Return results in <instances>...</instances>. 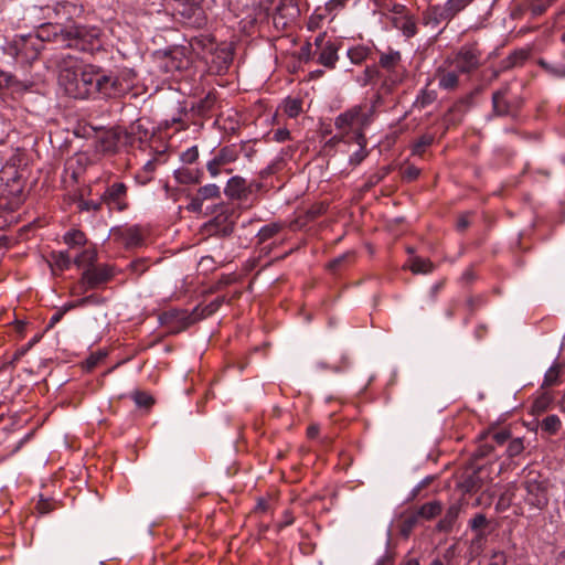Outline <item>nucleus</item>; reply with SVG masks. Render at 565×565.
<instances>
[{
	"mask_svg": "<svg viewBox=\"0 0 565 565\" xmlns=\"http://www.w3.org/2000/svg\"><path fill=\"white\" fill-rule=\"evenodd\" d=\"M75 11L76 7L73 3H58L54 8L55 22L44 23L38 29L36 34H29L28 43L32 45V52L26 54L28 57L36 58L43 42H53L63 47H74L79 51L93 50L98 40V30L66 24Z\"/></svg>",
	"mask_w": 565,
	"mask_h": 565,
	"instance_id": "f257e3e1",
	"label": "nucleus"
},
{
	"mask_svg": "<svg viewBox=\"0 0 565 565\" xmlns=\"http://www.w3.org/2000/svg\"><path fill=\"white\" fill-rule=\"evenodd\" d=\"M58 68V85L66 95L85 99L94 94V65L83 66L71 54L60 53L54 61Z\"/></svg>",
	"mask_w": 565,
	"mask_h": 565,
	"instance_id": "f03ea898",
	"label": "nucleus"
},
{
	"mask_svg": "<svg viewBox=\"0 0 565 565\" xmlns=\"http://www.w3.org/2000/svg\"><path fill=\"white\" fill-rule=\"evenodd\" d=\"M375 105L373 103H362L337 116L334 126L345 135L352 134L351 139L356 143H363L366 138L364 131L373 121Z\"/></svg>",
	"mask_w": 565,
	"mask_h": 565,
	"instance_id": "7ed1b4c3",
	"label": "nucleus"
},
{
	"mask_svg": "<svg viewBox=\"0 0 565 565\" xmlns=\"http://www.w3.org/2000/svg\"><path fill=\"white\" fill-rule=\"evenodd\" d=\"M525 502L539 510L548 504V480L536 471H529L523 481Z\"/></svg>",
	"mask_w": 565,
	"mask_h": 565,
	"instance_id": "20e7f679",
	"label": "nucleus"
},
{
	"mask_svg": "<svg viewBox=\"0 0 565 565\" xmlns=\"http://www.w3.org/2000/svg\"><path fill=\"white\" fill-rule=\"evenodd\" d=\"M481 51L477 44H465L458 51L448 55L445 61L460 74H471L477 71L481 63Z\"/></svg>",
	"mask_w": 565,
	"mask_h": 565,
	"instance_id": "39448f33",
	"label": "nucleus"
},
{
	"mask_svg": "<svg viewBox=\"0 0 565 565\" xmlns=\"http://www.w3.org/2000/svg\"><path fill=\"white\" fill-rule=\"evenodd\" d=\"M472 0H448L443 6H429L424 12L423 20L426 25L436 28L443 22H448L467 8Z\"/></svg>",
	"mask_w": 565,
	"mask_h": 565,
	"instance_id": "423d86ee",
	"label": "nucleus"
},
{
	"mask_svg": "<svg viewBox=\"0 0 565 565\" xmlns=\"http://www.w3.org/2000/svg\"><path fill=\"white\" fill-rule=\"evenodd\" d=\"M174 11L188 26L202 29L206 25L207 18L200 6V0H174Z\"/></svg>",
	"mask_w": 565,
	"mask_h": 565,
	"instance_id": "0eeeda50",
	"label": "nucleus"
},
{
	"mask_svg": "<svg viewBox=\"0 0 565 565\" xmlns=\"http://www.w3.org/2000/svg\"><path fill=\"white\" fill-rule=\"evenodd\" d=\"M96 93L109 98L125 95L114 72H105L94 66V94Z\"/></svg>",
	"mask_w": 565,
	"mask_h": 565,
	"instance_id": "6e6552de",
	"label": "nucleus"
},
{
	"mask_svg": "<svg viewBox=\"0 0 565 565\" xmlns=\"http://www.w3.org/2000/svg\"><path fill=\"white\" fill-rule=\"evenodd\" d=\"M113 276L114 270L110 266L102 265L97 267H89L82 274L77 288L79 289V292H86L107 282L113 278Z\"/></svg>",
	"mask_w": 565,
	"mask_h": 565,
	"instance_id": "1a4fd4ad",
	"label": "nucleus"
},
{
	"mask_svg": "<svg viewBox=\"0 0 565 565\" xmlns=\"http://www.w3.org/2000/svg\"><path fill=\"white\" fill-rule=\"evenodd\" d=\"M238 158V150L235 146H225L218 149L211 160L206 163V170L212 178H216L223 171V168L233 163Z\"/></svg>",
	"mask_w": 565,
	"mask_h": 565,
	"instance_id": "9d476101",
	"label": "nucleus"
},
{
	"mask_svg": "<svg viewBox=\"0 0 565 565\" xmlns=\"http://www.w3.org/2000/svg\"><path fill=\"white\" fill-rule=\"evenodd\" d=\"M127 191L128 189L125 183L115 182L107 186V189L102 194L100 200L110 210H117L121 212L128 207Z\"/></svg>",
	"mask_w": 565,
	"mask_h": 565,
	"instance_id": "9b49d317",
	"label": "nucleus"
},
{
	"mask_svg": "<svg viewBox=\"0 0 565 565\" xmlns=\"http://www.w3.org/2000/svg\"><path fill=\"white\" fill-rule=\"evenodd\" d=\"M221 199V189L214 183H209L200 186L195 194L190 198L186 210L192 213H201L205 201Z\"/></svg>",
	"mask_w": 565,
	"mask_h": 565,
	"instance_id": "f8f14e48",
	"label": "nucleus"
},
{
	"mask_svg": "<svg viewBox=\"0 0 565 565\" xmlns=\"http://www.w3.org/2000/svg\"><path fill=\"white\" fill-rule=\"evenodd\" d=\"M113 237L116 242L126 248L138 247L143 243V233L139 226L119 227L113 231Z\"/></svg>",
	"mask_w": 565,
	"mask_h": 565,
	"instance_id": "ddd939ff",
	"label": "nucleus"
},
{
	"mask_svg": "<svg viewBox=\"0 0 565 565\" xmlns=\"http://www.w3.org/2000/svg\"><path fill=\"white\" fill-rule=\"evenodd\" d=\"M459 75L460 73L454 67L447 65L445 60L443 64L437 67L435 73V76L438 79L439 88L447 92L456 90L459 87Z\"/></svg>",
	"mask_w": 565,
	"mask_h": 565,
	"instance_id": "4468645a",
	"label": "nucleus"
},
{
	"mask_svg": "<svg viewBox=\"0 0 565 565\" xmlns=\"http://www.w3.org/2000/svg\"><path fill=\"white\" fill-rule=\"evenodd\" d=\"M339 50L340 43L332 40L319 51H315V54L318 55L317 62L327 68L333 70L339 61Z\"/></svg>",
	"mask_w": 565,
	"mask_h": 565,
	"instance_id": "2eb2a0df",
	"label": "nucleus"
},
{
	"mask_svg": "<svg viewBox=\"0 0 565 565\" xmlns=\"http://www.w3.org/2000/svg\"><path fill=\"white\" fill-rule=\"evenodd\" d=\"M509 87L505 86L492 95V109L495 116H508L512 114L513 107L508 99Z\"/></svg>",
	"mask_w": 565,
	"mask_h": 565,
	"instance_id": "dca6fc26",
	"label": "nucleus"
},
{
	"mask_svg": "<svg viewBox=\"0 0 565 565\" xmlns=\"http://www.w3.org/2000/svg\"><path fill=\"white\" fill-rule=\"evenodd\" d=\"M226 196L231 199H241L247 193V182L239 175L232 177L224 189Z\"/></svg>",
	"mask_w": 565,
	"mask_h": 565,
	"instance_id": "f3484780",
	"label": "nucleus"
},
{
	"mask_svg": "<svg viewBox=\"0 0 565 565\" xmlns=\"http://www.w3.org/2000/svg\"><path fill=\"white\" fill-rule=\"evenodd\" d=\"M402 61L399 51L388 49L386 52H380L379 65L387 72H393L397 68Z\"/></svg>",
	"mask_w": 565,
	"mask_h": 565,
	"instance_id": "a211bd4d",
	"label": "nucleus"
},
{
	"mask_svg": "<svg viewBox=\"0 0 565 565\" xmlns=\"http://www.w3.org/2000/svg\"><path fill=\"white\" fill-rule=\"evenodd\" d=\"M443 511V504L440 501H430L420 505L416 511V515L419 520H433L439 515Z\"/></svg>",
	"mask_w": 565,
	"mask_h": 565,
	"instance_id": "6ab92c4d",
	"label": "nucleus"
},
{
	"mask_svg": "<svg viewBox=\"0 0 565 565\" xmlns=\"http://www.w3.org/2000/svg\"><path fill=\"white\" fill-rule=\"evenodd\" d=\"M459 513H460L459 504L450 505L447 509L444 518L440 519L439 522L437 523V530L440 532H449L452 529Z\"/></svg>",
	"mask_w": 565,
	"mask_h": 565,
	"instance_id": "aec40b11",
	"label": "nucleus"
},
{
	"mask_svg": "<svg viewBox=\"0 0 565 565\" xmlns=\"http://www.w3.org/2000/svg\"><path fill=\"white\" fill-rule=\"evenodd\" d=\"M554 402V397L548 392H543L540 394L533 402L531 406V412L533 415H541L545 412H547Z\"/></svg>",
	"mask_w": 565,
	"mask_h": 565,
	"instance_id": "412c9836",
	"label": "nucleus"
},
{
	"mask_svg": "<svg viewBox=\"0 0 565 565\" xmlns=\"http://www.w3.org/2000/svg\"><path fill=\"white\" fill-rule=\"evenodd\" d=\"M537 64L551 76L555 78H565V62L553 61L547 62L544 58H540Z\"/></svg>",
	"mask_w": 565,
	"mask_h": 565,
	"instance_id": "4be33fe9",
	"label": "nucleus"
},
{
	"mask_svg": "<svg viewBox=\"0 0 565 565\" xmlns=\"http://www.w3.org/2000/svg\"><path fill=\"white\" fill-rule=\"evenodd\" d=\"M396 29L401 30L406 38H413L417 33V25L412 17H399L393 20Z\"/></svg>",
	"mask_w": 565,
	"mask_h": 565,
	"instance_id": "5701e85b",
	"label": "nucleus"
},
{
	"mask_svg": "<svg viewBox=\"0 0 565 565\" xmlns=\"http://www.w3.org/2000/svg\"><path fill=\"white\" fill-rule=\"evenodd\" d=\"M562 365L554 363L544 374L541 388H548L561 383Z\"/></svg>",
	"mask_w": 565,
	"mask_h": 565,
	"instance_id": "b1692460",
	"label": "nucleus"
},
{
	"mask_svg": "<svg viewBox=\"0 0 565 565\" xmlns=\"http://www.w3.org/2000/svg\"><path fill=\"white\" fill-rule=\"evenodd\" d=\"M118 83L121 87V92L126 95L134 87L136 79V73L132 70L124 68L115 73Z\"/></svg>",
	"mask_w": 565,
	"mask_h": 565,
	"instance_id": "393cba45",
	"label": "nucleus"
},
{
	"mask_svg": "<svg viewBox=\"0 0 565 565\" xmlns=\"http://www.w3.org/2000/svg\"><path fill=\"white\" fill-rule=\"evenodd\" d=\"M507 557L504 552L499 550H491L479 558V565H505Z\"/></svg>",
	"mask_w": 565,
	"mask_h": 565,
	"instance_id": "a878e982",
	"label": "nucleus"
},
{
	"mask_svg": "<svg viewBox=\"0 0 565 565\" xmlns=\"http://www.w3.org/2000/svg\"><path fill=\"white\" fill-rule=\"evenodd\" d=\"M371 53H372L371 47H369L366 45H356V46L350 47L347 52V55L353 64L359 65V64H362L369 57V55Z\"/></svg>",
	"mask_w": 565,
	"mask_h": 565,
	"instance_id": "bb28decb",
	"label": "nucleus"
},
{
	"mask_svg": "<svg viewBox=\"0 0 565 565\" xmlns=\"http://www.w3.org/2000/svg\"><path fill=\"white\" fill-rule=\"evenodd\" d=\"M174 178L180 184H196L201 181V173L191 169H179L174 172Z\"/></svg>",
	"mask_w": 565,
	"mask_h": 565,
	"instance_id": "cd10ccee",
	"label": "nucleus"
},
{
	"mask_svg": "<svg viewBox=\"0 0 565 565\" xmlns=\"http://www.w3.org/2000/svg\"><path fill=\"white\" fill-rule=\"evenodd\" d=\"M284 228V224L280 222L269 223L264 225L257 233L258 243H264L275 235H277Z\"/></svg>",
	"mask_w": 565,
	"mask_h": 565,
	"instance_id": "c85d7f7f",
	"label": "nucleus"
},
{
	"mask_svg": "<svg viewBox=\"0 0 565 565\" xmlns=\"http://www.w3.org/2000/svg\"><path fill=\"white\" fill-rule=\"evenodd\" d=\"M50 266L53 271L57 268L58 270H65L71 266V258L67 252H53L51 254Z\"/></svg>",
	"mask_w": 565,
	"mask_h": 565,
	"instance_id": "c756f323",
	"label": "nucleus"
},
{
	"mask_svg": "<svg viewBox=\"0 0 565 565\" xmlns=\"http://www.w3.org/2000/svg\"><path fill=\"white\" fill-rule=\"evenodd\" d=\"M64 243L71 248L84 246L86 244V235L79 230H71L64 235Z\"/></svg>",
	"mask_w": 565,
	"mask_h": 565,
	"instance_id": "7c9ffc66",
	"label": "nucleus"
},
{
	"mask_svg": "<svg viewBox=\"0 0 565 565\" xmlns=\"http://www.w3.org/2000/svg\"><path fill=\"white\" fill-rule=\"evenodd\" d=\"M562 422L557 415H548L541 422V429L548 435H555L559 431Z\"/></svg>",
	"mask_w": 565,
	"mask_h": 565,
	"instance_id": "2f4dec72",
	"label": "nucleus"
},
{
	"mask_svg": "<svg viewBox=\"0 0 565 565\" xmlns=\"http://www.w3.org/2000/svg\"><path fill=\"white\" fill-rule=\"evenodd\" d=\"M437 98V93L434 89L424 88L420 90L415 100V106L418 108H426L433 104Z\"/></svg>",
	"mask_w": 565,
	"mask_h": 565,
	"instance_id": "473e14b6",
	"label": "nucleus"
},
{
	"mask_svg": "<svg viewBox=\"0 0 565 565\" xmlns=\"http://www.w3.org/2000/svg\"><path fill=\"white\" fill-rule=\"evenodd\" d=\"M530 51L526 49H520L512 52L507 58L508 67L521 66L529 58Z\"/></svg>",
	"mask_w": 565,
	"mask_h": 565,
	"instance_id": "72a5a7b5",
	"label": "nucleus"
},
{
	"mask_svg": "<svg viewBox=\"0 0 565 565\" xmlns=\"http://www.w3.org/2000/svg\"><path fill=\"white\" fill-rule=\"evenodd\" d=\"M97 254L94 249L86 248L81 254H78L74 263L77 267H85L88 266L93 267L94 262L96 260Z\"/></svg>",
	"mask_w": 565,
	"mask_h": 565,
	"instance_id": "f704fd0d",
	"label": "nucleus"
},
{
	"mask_svg": "<svg viewBox=\"0 0 565 565\" xmlns=\"http://www.w3.org/2000/svg\"><path fill=\"white\" fill-rule=\"evenodd\" d=\"M434 268L433 263L429 259L415 257L411 263V270L414 274H428L431 273Z\"/></svg>",
	"mask_w": 565,
	"mask_h": 565,
	"instance_id": "c9c22d12",
	"label": "nucleus"
},
{
	"mask_svg": "<svg viewBox=\"0 0 565 565\" xmlns=\"http://www.w3.org/2000/svg\"><path fill=\"white\" fill-rule=\"evenodd\" d=\"M156 170V161L149 160L145 163L142 171L137 173L136 179L139 183L146 184L152 179V173Z\"/></svg>",
	"mask_w": 565,
	"mask_h": 565,
	"instance_id": "e433bc0d",
	"label": "nucleus"
},
{
	"mask_svg": "<svg viewBox=\"0 0 565 565\" xmlns=\"http://www.w3.org/2000/svg\"><path fill=\"white\" fill-rule=\"evenodd\" d=\"M285 113L290 117H297L302 110V103L297 98H288L284 106Z\"/></svg>",
	"mask_w": 565,
	"mask_h": 565,
	"instance_id": "4c0bfd02",
	"label": "nucleus"
},
{
	"mask_svg": "<svg viewBox=\"0 0 565 565\" xmlns=\"http://www.w3.org/2000/svg\"><path fill=\"white\" fill-rule=\"evenodd\" d=\"M387 174V170L385 169L382 172H375L367 177L365 183L362 185L361 190L363 192L370 191L373 186H375L377 183H380L383 178Z\"/></svg>",
	"mask_w": 565,
	"mask_h": 565,
	"instance_id": "58836bf2",
	"label": "nucleus"
},
{
	"mask_svg": "<svg viewBox=\"0 0 565 565\" xmlns=\"http://www.w3.org/2000/svg\"><path fill=\"white\" fill-rule=\"evenodd\" d=\"M359 150L350 156L349 163L356 167L359 166L369 154L366 147V140L363 143H358Z\"/></svg>",
	"mask_w": 565,
	"mask_h": 565,
	"instance_id": "ea45409f",
	"label": "nucleus"
},
{
	"mask_svg": "<svg viewBox=\"0 0 565 565\" xmlns=\"http://www.w3.org/2000/svg\"><path fill=\"white\" fill-rule=\"evenodd\" d=\"M418 522L419 518L416 515L415 512L406 515L402 522V533L404 535H408L412 532V530L417 525Z\"/></svg>",
	"mask_w": 565,
	"mask_h": 565,
	"instance_id": "a19ab883",
	"label": "nucleus"
},
{
	"mask_svg": "<svg viewBox=\"0 0 565 565\" xmlns=\"http://www.w3.org/2000/svg\"><path fill=\"white\" fill-rule=\"evenodd\" d=\"M524 450V444L522 438H514L510 440L507 454L510 458L519 456Z\"/></svg>",
	"mask_w": 565,
	"mask_h": 565,
	"instance_id": "79ce46f5",
	"label": "nucleus"
},
{
	"mask_svg": "<svg viewBox=\"0 0 565 565\" xmlns=\"http://www.w3.org/2000/svg\"><path fill=\"white\" fill-rule=\"evenodd\" d=\"M433 141L434 137L431 135L420 136L414 143L413 152L415 154H420L425 150V148L433 143Z\"/></svg>",
	"mask_w": 565,
	"mask_h": 565,
	"instance_id": "37998d69",
	"label": "nucleus"
},
{
	"mask_svg": "<svg viewBox=\"0 0 565 565\" xmlns=\"http://www.w3.org/2000/svg\"><path fill=\"white\" fill-rule=\"evenodd\" d=\"M476 535L471 541V553L475 555H479L483 548V543L486 540V534L482 530L475 531Z\"/></svg>",
	"mask_w": 565,
	"mask_h": 565,
	"instance_id": "c03bdc74",
	"label": "nucleus"
},
{
	"mask_svg": "<svg viewBox=\"0 0 565 565\" xmlns=\"http://www.w3.org/2000/svg\"><path fill=\"white\" fill-rule=\"evenodd\" d=\"M215 103V96L213 94H207L205 98L199 102L196 109L199 114H204L210 110Z\"/></svg>",
	"mask_w": 565,
	"mask_h": 565,
	"instance_id": "a18cd8bd",
	"label": "nucleus"
},
{
	"mask_svg": "<svg viewBox=\"0 0 565 565\" xmlns=\"http://www.w3.org/2000/svg\"><path fill=\"white\" fill-rule=\"evenodd\" d=\"M469 525L472 531H479L488 525V520L484 514L478 513L470 520Z\"/></svg>",
	"mask_w": 565,
	"mask_h": 565,
	"instance_id": "49530a36",
	"label": "nucleus"
},
{
	"mask_svg": "<svg viewBox=\"0 0 565 565\" xmlns=\"http://www.w3.org/2000/svg\"><path fill=\"white\" fill-rule=\"evenodd\" d=\"M29 35L21 39V44H18V55L22 56L26 61H33L34 58L28 57V53L32 52V45L28 43Z\"/></svg>",
	"mask_w": 565,
	"mask_h": 565,
	"instance_id": "de8ad7c7",
	"label": "nucleus"
},
{
	"mask_svg": "<svg viewBox=\"0 0 565 565\" xmlns=\"http://www.w3.org/2000/svg\"><path fill=\"white\" fill-rule=\"evenodd\" d=\"M134 401L139 407H150L153 404V398L143 392L135 393Z\"/></svg>",
	"mask_w": 565,
	"mask_h": 565,
	"instance_id": "09e8293b",
	"label": "nucleus"
},
{
	"mask_svg": "<svg viewBox=\"0 0 565 565\" xmlns=\"http://www.w3.org/2000/svg\"><path fill=\"white\" fill-rule=\"evenodd\" d=\"M377 73L379 72L375 67H366L363 72V75L358 78V82L362 86H366L377 76Z\"/></svg>",
	"mask_w": 565,
	"mask_h": 565,
	"instance_id": "8fccbe9b",
	"label": "nucleus"
},
{
	"mask_svg": "<svg viewBox=\"0 0 565 565\" xmlns=\"http://www.w3.org/2000/svg\"><path fill=\"white\" fill-rule=\"evenodd\" d=\"M198 158H199V149L196 146H193L181 153V160L189 164L195 162L198 160Z\"/></svg>",
	"mask_w": 565,
	"mask_h": 565,
	"instance_id": "3c124183",
	"label": "nucleus"
},
{
	"mask_svg": "<svg viewBox=\"0 0 565 565\" xmlns=\"http://www.w3.org/2000/svg\"><path fill=\"white\" fill-rule=\"evenodd\" d=\"M103 302H104V299L100 298L99 296H97V295H89L87 297H84L82 299L76 300V305L75 306H82V307H85V306H98V305H100Z\"/></svg>",
	"mask_w": 565,
	"mask_h": 565,
	"instance_id": "603ef678",
	"label": "nucleus"
},
{
	"mask_svg": "<svg viewBox=\"0 0 565 565\" xmlns=\"http://www.w3.org/2000/svg\"><path fill=\"white\" fill-rule=\"evenodd\" d=\"M353 258V253H345L329 263V268L332 270L338 269L343 263L350 262Z\"/></svg>",
	"mask_w": 565,
	"mask_h": 565,
	"instance_id": "864d4df0",
	"label": "nucleus"
},
{
	"mask_svg": "<svg viewBox=\"0 0 565 565\" xmlns=\"http://www.w3.org/2000/svg\"><path fill=\"white\" fill-rule=\"evenodd\" d=\"M514 497V493L513 491H511L510 489H507L499 498L498 500V508H502V509H505L508 507H510L511 502H512V499Z\"/></svg>",
	"mask_w": 565,
	"mask_h": 565,
	"instance_id": "5fc2aeb1",
	"label": "nucleus"
},
{
	"mask_svg": "<svg viewBox=\"0 0 565 565\" xmlns=\"http://www.w3.org/2000/svg\"><path fill=\"white\" fill-rule=\"evenodd\" d=\"M102 203H103L102 200L100 201L83 200L79 202L78 207L82 211H98L100 209Z\"/></svg>",
	"mask_w": 565,
	"mask_h": 565,
	"instance_id": "6e6d98bb",
	"label": "nucleus"
},
{
	"mask_svg": "<svg viewBox=\"0 0 565 565\" xmlns=\"http://www.w3.org/2000/svg\"><path fill=\"white\" fill-rule=\"evenodd\" d=\"M312 44L310 42H306L299 51V58L303 62H309L312 58Z\"/></svg>",
	"mask_w": 565,
	"mask_h": 565,
	"instance_id": "4d7b16f0",
	"label": "nucleus"
},
{
	"mask_svg": "<svg viewBox=\"0 0 565 565\" xmlns=\"http://www.w3.org/2000/svg\"><path fill=\"white\" fill-rule=\"evenodd\" d=\"M420 173V170L415 166H407L403 169L402 175L408 181L415 180Z\"/></svg>",
	"mask_w": 565,
	"mask_h": 565,
	"instance_id": "13d9d810",
	"label": "nucleus"
},
{
	"mask_svg": "<svg viewBox=\"0 0 565 565\" xmlns=\"http://www.w3.org/2000/svg\"><path fill=\"white\" fill-rule=\"evenodd\" d=\"M222 303H223V298H216L215 300L211 301L209 305H206L203 308V310H202L203 315L211 316L221 307Z\"/></svg>",
	"mask_w": 565,
	"mask_h": 565,
	"instance_id": "bf43d9fd",
	"label": "nucleus"
},
{
	"mask_svg": "<svg viewBox=\"0 0 565 565\" xmlns=\"http://www.w3.org/2000/svg\"><path fill=\"white\" fill-rule=\"evenodd\" d=\"M129 267H130L131 271L135 273L137 276L141 275L147 269V265L143 259H136V260L131 262Z\"/></svg>",
	"mask_w": 565,
	"mask_h": 565,
	"instance_id": "052dcab7",
	"label": "nucleus"
},
{
	"mask_svg": "<svg viewBox=\"0 0 565 565\" xmlns=\"http://www.w3.org/2000/svg\"><path fill=\"white\" fill-rule=\"evenodd\" d=\"M491 438L498 444V445H503L505 441H508L510 439V433L505 429H502V430H499V431H494L492 435H491Z\"/></svg>",
	"mask_w": 565,
	"mask_h": 565,
	"instance_id": "680f3d73",
	"label": "nucleus"
},
{
	"mask_svg": "<svg viewBox=\"0 0 565 565\" xmlns=\"http://www.w3.org/2000/svg\"><path fill=\"white\" fill-rule=\"evenodd\" d=\"M332 39L327 36L326 32L319 33L313 41V45L316 46V51H319L323 46L327 45V43H330Z\"/></svg>",
	"mask_w": 565,
	"mask_h": 565,
	"instance_id": "e2e57ef3",
	"label": "nucleus"
},
{
	"mask_svg": "<svg viewBox=\"0 0 565 565\" xmlns=\"http://www.w3.org/2000/svg\"><path fill=\"white\" fill-rule=\"evenodd\" d=\"M290 137V132L286 128H279L274 132L273 139L277 142H284L288 140Z\"/></svg>",
	"mask_w": 565,
	"mask_h": 565,
	"instance_id": "0e129e2a",
	"label": "nucleus"
},
{
	"mask_svg": "<svg viewBox=\"0 0 565 565\" xmlns=\"http://www.w3.org/2000/svg\"><path fill=\"white\" fill-rule=\"evenodd\" d=\"M180 125V127H178L175 130L179 131V130H184L188 128V125L182 122L181 118H172L171 120H166V128H170L174 125Z\"/></svg>",
	"mask_w": 565,
	"mask_h": 565,
	"instance_id": "69168bd1",
	"label": "nucleus"
},
{
	"mask_svg": "<svg viewBox=\"0 0 565 565\" xmlns=\"http://www.w3.org/2000/svg\"><path fill=\"white\" fill-rule=\"evenodd\" d=\"M295 519L292 513L289 510H286L284 513V519L279 524V527L289 526L294 523Z\"/></svg>",
	"mask_w": 565,
	"mask_h": 565,
	"instance_id": "338daca9",
	"label": "nucleus"
},
{
	"mask_svg": "<svg viewBox=\"0 0 565 565\" xmlns=\"http://www.w3.org/2000/svg\"><path fill=\"white\" fill-rule=\"evenodd\" d=\"M104 356H105L104 354H99V355H90V356L86 360L87 367H88V369H93V367H95Z\"/></svg>",
	"mask_w": 565,
	"mask_h": 565,
	"instance_id": "774afa93",
	"label": "nucleus"
}]
</instances>
